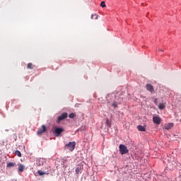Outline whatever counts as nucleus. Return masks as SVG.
<instances>
[{"mask_svg":"<svg viewBox=\"0 0 181 181\" xmlns=\"http://www.w3.org/2000/svg\"><path fill=\"white\" fill-rule=\"evenodd\" d=\"M37 173L38 175H40V176H43V175H46V173H43L41 170H38Z\"/></svg>","mask_w":181,"mask_h":181,"instance_id":"obj_18","label":"nucleus"},{"mask_svg":"<svg viewBox=\"0 0 181 181\" xmlns=\"http://www.w3.org/2000/svg\"><path fill=\"white\" fill-rule=\"evenodd\" d=\"M76 148L75 141L69 142V144L65 145V149H69L70 152H73L74 149Z\"/></svg>","mask_w":181,"mask_h":181,"instance_id":"obj_1","label":"nucleus"},{"mask_svg":"<svg viewBox=\"0 0 181 181\" xmlns=\"http://www.w3.org/2000/svg\"><path fill=\"white\" fill-rule=\"evenodd\" d=\"M106 125H107L108 128H111V122H110V119H106Z\"/></svg>","mask_w":181,"mask_h":181,"instance_id":"obj_15","label":"nucleus"},{"mask_svg":"<svg viewBox=\"0 0 181 181\" xmlns=\"http://www.w3.org/2000/svg\"><path fill=\"white\" fill-rule=\"evenodd\" d=\"M112 107H115V108H117V107H118V104H117V102L114 101L112 103Z\"/></svg>","mask_w":181,"mask_h":181,"instance_id":"obj_17","label":"nucleus"},{"mask_svg":"<svg viewBox=\"0 0 181 181\" xmlns=\"http://www.w3.org/2000/svg\"><path fill=\"white\" fill-rule=\"evenodd\" d=\"M16 155H17V156H18V158H22V153H21V151H16Z\"/></svg>","mask_w":181,"mask_h":181,"instance_id":"obj_16","label":"nucleus"},{"mask_svg":"<svg viewBox=\"0 0 181 181\" xmlns=\"http://www.w3.org/2000/svg\"><path fill=\"white\" fill-rule=\"evenodd\" d=\"M64 132V129L57 127L54 129V134H55V136H59V135H60V134H62V132Z\"/></svg>","mask_w":181,"mask_h":181,"instance_id":"obj_5","label":"nucleus"},{"mask_svg":"<svg viewBox=\"0 0 181 181\" xmlns=\"http://www.w3.org/2000/svg\"><path fill=\"white\" fill-rule=\"evenodd\" d=\"M165 107H166V105H165V103H160L158 105L159 110H165Z\"/></svg>","mask_w":181,"mask_h":181,"instance_id":"obj_11","label":"nucleus"},{"mask_svg":"<svg viewBox=\"0 0 181 181\" xmlns=\"http://www.w3.org/2000/svg\"><path fill=\"white\" fill-rule=\"evenodd\" d=\"M25 170V165L18 164V172H23Z\"/></svg>","mask_w":181,"mask_h":181,"instance_id":"obj_8","label":"nucleus"},{"mask_svg":"<svg viewBox=\"0 0 181 181\" xmlns=\"http://www.w3.org/2000/svg\"><path fill=\"white\" fill-rule=\"evenodd\" d=\"M90 19H94V15H93V14H92V15L90 16Z\"/></svg>","mask_w":181,"mask_h":181,"instance_id":"obj_22","label":"nucleus"},{"mask_svg":"<svg viewBox=\"0 0 181 181\" xmlns=\"http://www.w3.org/2000/svg\"><path fill=\"white\" fill-rule=\"evenodd\" d=\"M154 104L158 105V98L154 99Z\"/></svg>","mask_w":181,"mask_h":181,"instance_id":"obj_21","label":"nucleus"},{"mask_svg":"<svg viewBox=\"0 0 181 181\" xmlns=\"http://www.w3.org/2000/svg\"><path fill=\"white\" fill-rule=\"evenodd\" d=\"M158 52H163V50L158 49Z\"/></svg>","mask_w":181,"mask_h":181,"instance_id":"obj_24","label":"nucleus"},{"mask_svg":"<svg viewBox=\"0 0 181 181\" xmlns=\"http://www.w3.org/2000/svg\"><path fill=\"white\" fill-rule=\"evenodd\" d=\"M160 121L161 119L159 117L155 116L153 117V122H154V124H156L157 125H159V124H160Z\"/></svg>","mask_w":181,"mask_h":181,"instance_id":"obj_6","label":"nucleus"},{"mask_svg":"<svg viewBox=\"0 0 181 181\" xmlns=\"http://www.w3.org/2000/svg\"><path fill=\"white\" fill-rule=\"evenodd\" d=\"M171 128H173V123H170L169 124H167L165 127V129H171Z\"/></svg>","mask_w":181,"mask_h":181,"instance_id":"obj_12","label":"nucleus"},{"mask_svg":"<svg viewBox=\"0 0 181 181\" xmlns=\"http://www.w3.org/2000/svg\"><path fill=\"white\" fill-rule=\"evenodd\" d=\"M69 117V118H74V117H76V113H71Z\"/></svg>","mask_w":181,"mask_h":181,"instance_id":"obj_20","label":"nucleus"},{"mask_svg":"<svg viewBox=\"0 0 181 181\" xmlns=\"http://www.w3.org/2000/svg\"><path fill=\"white\" fill-rule=\"evenodd\" d=\"M42 129H39L37 132V135H42V134H45L46 131H47V129L46 128V125L42 124Z\"/></svg>","mask_w":181,"mask_h":181,"instance_id":"obj_4","label":"nucleus"},{"mask_svg":"<svg viewBox=\"0 0 181 181\" xmlns=\"http://www.w3.org/2000/svg\"><path fill=\"white\" fill-rule=\"evenodd\" d=\"M146 90L148 91H150V93H153V91H154V89H153V86L149 84V83H147L146 85Z\"/></svg>","mask_w":181,"mask_h":181,"instance_id":"obj_7","label":"nucleus"},{"mask_svg":"<svg viewBox=\"0 0 181 181\" xmlns=\"http://www.w3.org/2000/svg\"><path fill=\"white\" fill-rule=\"evenodd\" d=\"M119 149L122 155H126V153H128V152H129L127 146H125V145L124 144H120L119 146Z\"/></svg>","mask_w":181,"mask_h":181,"instance_id":"obj_2","label":"nucleus"},{"mask_svg":"<svg viewBox=\"0 0 181 181\" xmlns=\"http://www.w3.org/2000/svg\"><path fill=\"white\" fill-rule=\"evenodd\" d=\"M100 6L102 8H105L106 5H105V1H102L100 4Z\"/></svg>","mask_w":181,"mask_h":181,"instance_id":"obj_19","label":"nucleus"},{"mask_svg":"<svg viewBox=\"0 0 181 181\" xmlns=\"http://www.w3.org/2000/svg\"><path fill=\"white\" fill-rule=\"evenodd\" d=\"M95 19H98V15H95Z\"/></svg>","mask_w":181,"mask_h":181,"instance_id":"obj_23","label":"nucleus"},{"mask_svg":"<svg viewBox=\"0 0 181 181\" xmlns=\"http://www.w3.org/2000/svg\"><path fill=\"white\" fill-rule=\"evenodd\" d=\"M13 166H15V163L10 162L8 163H7V168H13Z\"/></svg>","mask_w":181,"mask_h":181,"instance_id":"obj_14","label":"nucleus"},{"mask_svg":"<svg viewBox=\"0 0 181 181\" xmlns=\"http://www.w3.org/2000/svg\"><path fill=\"white\" fill-rule=\"evenodd\" d=\"M69 115L67 114V112H64L62 113L60 116L58 117L57 122V124H60L61 121H63V119H66V118H67V116Z\"/></svg>","mask_w":181,"mask_h":181,"instance_id":"obj_3","label":"nucleus"},{"mask_svg":"<svg viewBox=\"0 0 181 181\" xmlns=\"http://www.w3.org/2000/svg\"><path fill=\"white\" fill-rule=\"evenodd\" d=\"M35 68V65H33V64L32 63H28L27 65V69L32 70L33 69Z\"/></svg>","mask_w":181,"mask_h":181,"instance_id":"obj_10","label":"nucleus"},{"mask_svg":"<svg viewBox=\"0 0 181 181\" xmlns=\"http://www.w3.org/2000/svg\"><path fill=\"white\" fill-rule=\"evenodd\" d=\"M137 129L139 131H141V132H145V131H146V129L142 125H139L137 127Z\"/></svg>","mask_w":181,"mask_h":181,"instance_id":"obj_9","label":"nucleus"},{"mask_svg":"<svg viewBox=\"0 0 181 181\" xmlns=\"http://www.w3.org/2000/svg\"><path fill=\"white\" fill-rule=\"evenodd\" d=\"M81 170V167H77L75 170V172L76 173V175H79L80 174V172Z\"/></svg>","mask_w":181,"mask_h":181,"instance_id":"obj_13","label":"nucleus"}]
</instances>
